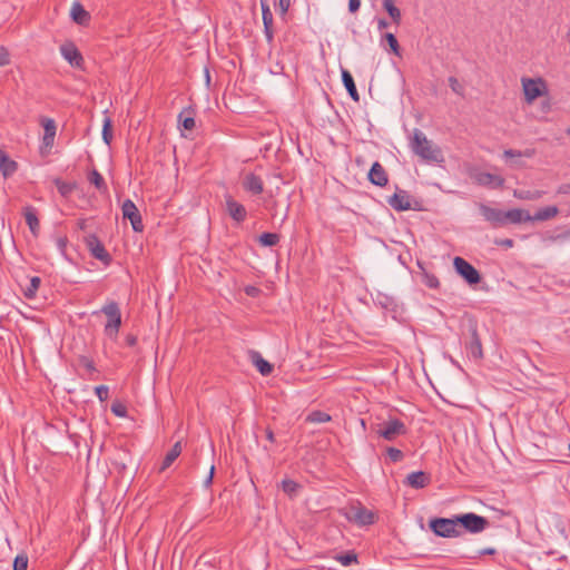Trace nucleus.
Masks as SVG:
<instances>
[{
  "instance_id": "f257e3e1",
  "label": "nucleus",
  "mask_w": 570,
  "mask_h": 570,
  "mask_svg": "<svg viewBox=\"0 0 570 570\" xmlns=\"http://www.w3.org/2000/svg\"><path fill=\"white\" fill-rule=\"evenodd\" d=\"M479 210L483 218L493 227H501L509 223L520 224L523 223L524 218L523 209L520 208H513L508 212H503L481 203L479 204Z\"/></svg>"
},
{
  "instance_id": "f03ea898",
  "label": "nucleus",
  "mask_w": 570,
  "mask_h": 570,
  "mask_svg": "<svg viewBox=\"0 0 570 570\" xmlns=\"http://www.w3.org/2000/svg\"><path fill=\"white\" fill-rule=\"evenodd\" d=\"M411 148L415 155L428 163H442L444 160L442 150L419 129L413 132Z\"/></svg>"
},
{
  "instance_id": "7ed1b4c3",
  "label": "nucleus",
  "mask_w": 570,
  "mask_h": 570,
  "mask_svg": "<svg viewBox=\"0 0 570 570\" xmlns=\"http://www.w3.org/2000/svg\"><path fill=\"white\" fill-rule=\"evenodd\" d=\"M101 313L107 317L104 333L107 337L116 341L121 326V313L117 302L110 301L101 307Z\"/></svg>"
},
{
  "instance_id": "20e7f679",
  "label": "nucleus",
  "mask_w": 570,
  "mask_h": 570,
  "mask_svg": "<svg viewBox=\"0 0 570 570\" xmlns=\"http://www.w3.org/2000/svg\"><path fill=\"white\" fill-rule=\"evenodd\" d=\"M429 527L435 535L442 538H456L462 534V531L458 528L456 515L453 518L431 519Z\"/></svg>"
},
{
  "instance_id": "39448f33",
  "label": "nucleus",
  "mask_w": 570,
  "mask_h": 570,
  "mask_svg": "<svg viewBox=\"0 0 570 570\" xmlns=\"http://www.w3.org/2000/svg\"><path fill=\"white\" fill-rule=\"evenodd\" d=\"M458 525H461L466 532L476 534L484 531L490 522L487 518L473 512L456 515Z\"/></svg>"
},
{
  "instance_id": "423d86ee",
  "label": "nucleus",
  "mask_w": 570,
  "mask_h": 570,
  "mask_svg": "<svg viewBox=\"0 0 570 570\" xmlns=\"http://www.w3.org/2000/svg\"><path fill=\"white\" fill-rule=\"evenodd\" d=\"M469 177L474 184L492 189L502 188L505 181L500 175L482 171L478 168H472L469 171Z\"/></svg>"
},
{
  "instance_id": "0eeeda50",
  "label": "nucleus",
  "mask_w": 570,
  "mask_h": 570,
  "mask_svg": "<svg viewBox=\"0 0 570 570\" xmlns=\"http://www.w3.org/2000/svg\"><path fill=\"white\" fill-rule=\"evenodd\" d=\"M455 272L469 284L476 285L481 282L479 271L464 258L456 256L453 259Z\"/></svg>"
},
{
  "instance_id": "6e6552de",
  "label": "nucleus",
  "mask_w": 570,
  "mask_h": 570,
  "mask_svg": "<svg viewBox=\"0 0 570 570\" xmlns=\"http://www.w3.org/2000/svg\"><path fill=\"white\" fill-rule=\"evenodd\" d=\"M405 424L399 419L389 420L380 425L377 434L386 441H394L399 435L406 434Z\"/></svg>"
},
{
  "instance_id": "1a4fd4ad",
  "label": "nucleus",
  "mask_w": 570,
  "mask_h": 570,
  "mask_svg": "<svg viewBox=\"0 0 570 570\" xmlns=\"http://www.w3.org/2000/svg\"><path fill=\"white\" fill-rule=\"evenodd\" d=\"M464 346L470 358L475 362H480L483 358V348L476 324L470 325V338L465 341Z\"/></svg>"
},
{
  "instance_id": "9d476101",
  "label": "nucleus",
  "mask_w": 570,
  "mask_h": 570,
  "mask_svg": "<svg viewBox=\"0 0 570 570\" xmlns=\"http://www.w3.org/2000/svg\"><path fill=\"white\" fill-rule=\"evenodd\" d=\"M535 155V149L527 148L524 150L505 149L502 154L503 158L509 161L512 168H524L525 161L523 158H532Z\"/></svg>"
},
{
  "instance_id": "9b49d317",
  "label": "nucleus",
  "mask_w": 570,
  "mask_h": 570,
  "mask_svg": "<svg viewBox=\"0 0 570 570\" xmlns=\"http://www.w3.org/2000/svg\"><path fill=\"white\" fill-rule=\"evenodd\" d=\"M346 517L358 525H370L375 522V513L363 505L351 507Z\"/></svg>"
},
{
  "instance_id": "f8f14e48",
  "label": "nucleus",
  "mask_w": 570,
  "mask_h": 570,
  "mask_svg": "<svg viewBox=\"0 0 570 570\" xmlns=\"http://www.w3.org/2000/svg\"><path fill=\"white\" fill-rule=\"evenodd\" d=\"M122 217L129 219L135 232H142L144 225L139 210L135 203L130 199H126L121 206Z\"/></svg>"
},
{
  "instance_id": "ddd939ff",
  "label": "nucleus",
  "mask_w": 570,
  "mask_h": 570,
  "mask_svg": "<svg viewBox=\"0 0 570 570\" xmlns=\"http://www.w3.org/2000/svg\"><path fill=\"white\" fill-rule=\"evenodd\" d=\"M259 2H261V9H262L264 36L268 43H273L275 29H274V18H273V13L271 10V6H269L268 0H259Z\"/></svg>"
},
{
  "instance_id": "4468645a",
  "label": "nucleus",
  "mask_w": 570,
  "mask_h": 570,
  "mask_svg": "<svg viewBox=\"0 0 570 570\" xmlns=\"http://www.w3.org/2000/svg\"><path fill=\"white\" fill-rule=\"evenodd\" d=\"M522 87H523L525 100L528 102H532L533 100H535L538 97H540L543 94L542 89L544 88V82L542 81V79L534 80V79L523 78Z\"/></svg>"
},
{
  "instance_id": "2eb2a0df",
  "label": "nucleus",
  "mask_w": 570,
  "mask_h": 570,
  "mask_svg": "<svg viewBox=\"0 0 570 570\" xmlns=\"http://www.w3.org/2000/svg\"><path fill=\"white\" fill-rule=\"evenodd\" d=\"M225 207L227 214L236 222L243 223L246 219V208L238 202H236L230 195L225 197Z\"/></svg>"
},
{
  "instance_id": "dca6fc26",
  "label": "nucleus",
  "mask_w": 570,
  "mask_h": 570,
  "mask_svg": "<svg viewBox=\"0 0 570 570\" xmlns=\"http://www.w3.org/2000/svg\"><path fill=\"white\" fill-rule=\"evenodd\" d=\"M61 56L72 66L81 67L83 58L78 48L72 42H66L60 46Z\"/></svg>"
},
{
  "instance_id": "f3484780",
  "label": "nucleus",
  "mask_w": 570,
  "mask_h": 570,
  "mask_svg": "<svg viewBox=\"0 0 570 570\" xmlns=\"http://www.w3.org/2000/svg\"><path fill=\"white\" fill-rule=\"evenodd\" d=\"M387 203L397 212H404L412 208L411 196L403 189H397V191L389 198Z\"/></svg>"
},
{
  "instance_id": "a211bd4d",
  "label": "nucleus",
  "mask_w": 570,
  "mask_h": 570,
  "mask_svg": "<svg viewBox=\"0 0 570 570\" xmlns=\"http://www.w3.org/2000/svg\"><path fill=\"white\" fill-rule=\"evenodd\" d=\"M87 243H88V247L90 249L91 255L96 259H99L100 262H102L106 265L111 262V256L106 250L102 243L96 236H90L88 238Z\"/></svg>"
},
{
  "instance_id": "6ab92c4d",
  "label": "nucleus",
  "mask_w": 570,
  "mask_h": 570,
  "mask_svg": "<svg viewBox=\"0 0 570 570\" xmlns=\"http://www.w3.org/2000/svg\"><path fill=\"white\" fill-rule=\"evenodd\" d=\"M559 213V209L557 206H547L543 208H540L538 212H535L534 215H530L527 210L523 209V222H546L551 218H554Z\"/></svg>"
},
{
  "instance_id": "aec40b11",
  "label": "nucleus",
  "mask_w": 570,
  "mask_h": 570,
  "mask_svg": "<svg viewBox=\"0 0 570 570\" xmlns=\"http://www.w3.org/2000/svg\"><path fill=\"white\" fill-rule=\"evenodd\" d=\"M431 482V476L424 471L412 472L406 476L404 483L413 489H423Z\"/></svg>"
},
{
  "instance_id": "412c9836",
  "label": "nucleus",
  "mask_w": 570,
  "mask_h": 570,
  "mask_svg": "<svg viewBox=\"0 0 570 570\" xmlns=\"http://www.w3.org/2000/svg\"><path fill=\"white\" fill-rule=\"evenodd\" d=\"M41 125L43 127L45 134L42 137V147L45 148H51L53 146L57 126L53 119L51 118H43L41 121Z\"/></svg>"
},
{
  "instance_id": "4be33fe9",
  "label": "nucleus",
  "mask_w": 570,
  "mask_h": 570,
  "mask_svg": "<svg viewBox=\"0 0 570 570\" xmlns=\"http://www.w3.org/2000/svg\"><path fill=\"white\" fill-rule=\"evenodd\" d=\"M368 180L376 186L383 187L387 184V174L384 169V167L379 163L375 161L370 171H368Z\"/></svg>"
},
{
  "instance_id": "5701e85b",
  "label": "nucleus",
  "mask_w": 570,
  "mask_h": 570,
  "mask_svg": "<svg viewBox=\"0 0 570 570\" xmlns=\"http://www.w3.org/2000/svg\"><path fill=\"white\" fill-rule=\"evenodd\" d=\"M18 169V164L0 147V171L4 178L11 177Z\"/></svg>"
},
{
  "instance_id": "b1692460",
  "label": "nucleus",
  "mask_w": 570,
  "mask_h": 570,
  "mask_svg": "<svg viewBox=\"0 0 570 570\" xmlns=\"http://www.w3.org/2000/svg\"><path fill=\"white\" fill-rule=\"evenodd\" d=\"M243 187L245 190H247L254 195H259L264 190L263 180L261 179V177H258L257 175H255L253 173L247 174L244 177Z\"/></svg>"
},
{
  "instance_id": "393cba45",
  "label": "nucleus",
  "mask_w": 570,
  "mask_h": 570,
  "mask_svg": "<svg viewBox=\"0 0 570 570\" xmlns=\"http://www.w3.org/2000/svg\"><path fill=\"white\" fill-rule=\"evenodd\" d=\"M71 19L80 26H87L90 21V14L85 10L80 2H73L70 9Z\"/></svg>"
},
{
  "instance_id": "a878e982",
  "label": "nucleus",
  "mask_w": 570,
  "mask_h": 570,
  "mask_svg": "<svg viewBox=\"0 0 570 570\" xmlns=\"http://www.w3.org/2000/svg\"><path fill=\"white\" fill-rule=\"evenodd\" d=\"M342 73V81H343V85L346 89V91L348 92L350 97L355 101V102H358L360 101V95H358V91L356 89V86H355V82H354V79H353V76L351 75V72L346 69H342L341 71Z\"/></svg>"
},
{
  "instance_id": "bb28decb",
  "label": "nucleus",
  "mask_w": 570,
  "mask_h": 570,
  "mask_svg": "<svg viewBox=\"0 0 570 570\" xmlns=\"http://www.w3.org/2000/svg\"><path fill=\"white\" fill-rule=\"evenodd\" d=\"M252 361L262 375L266 376L273 372V365L264 360L258 352L252 353Z\"/></svg>"
},
{
  "instance_id": "cd10ccee",
  "label": "nucleus",
  "mask_w": 570,
  "mask_h": 570,
  "mask_svg": "<svg viewBox=\"0 0 570 570\" xmlns=\"http://www.w3.org/2000/svg\"><path fill=\"white\" fill-rule=\"evenodd\" d=\"M181 453V444L180 442H176L173 448L167 452V454L164 458V461L160 466V471H165L168 469L174 461L180 455Z\"/></svg>"
},
{
  "instance_id": "c85d7f7f",
  "label": "nucleus",
  "mask_w": 570,
  "mask_h": 570,
  "mask_svg": "<svg viewBox=\"0 0 570 570\" xmlns=\"http://www.w3.org/2000/svg\"><path fill=\"white\" fill-rule=\"evenodd\" d=\"M383 8L386 10L387 14L392 19L393 23L396 26L401 24L402 13L401 10L395 6L393 0H384Z\"/></svg>"
},
{
  "instance_id": "c756f323",
  "label": "nucleus",
  "mask_w": 570,
  "mask_h": 570,
  "mask_svg": "<svg viewBox=\"0 0 570 570\" xmlns=\"http://www.w3.org/2000/svg\"><path fill=\"white\" fill-rule=\"evenodd\" d=\"M24 219H26L27 225L30 228V232L35 236H37L39 227H40V224H39V219L37 217V214H36V212H35V209L32 207H27L26 208Z\"/></svg>"
},
{
  "instance_id": "7c9ffc66",
  "label": "nucleus",
  "mask_w": 570,
  "mask_h": 570,
  "mask_svg": "<svg viewBox=\"0 0 570 570\" xmlns=\"http://www.w3.org/2000/svg\"><path fill=\"white\" fill-rule=\"evenodd\" d=\"M88 180L92 184L100 193H107V184L97 169H92L88 176Z\"/></svg>"
},
{
  "instance_id": "2f4dec72",
  "label": "nucleus",
  "mask_w": 570,
  "mask_h": 570,
  "mask_svg": "<svg viewBox=\"0 0 570 570\" xmlns=\"http://www.w3.org/2000/svg\"><path fill=\"white\" fill-rule=\"evenodd\" d=\"M281 237L276 233H263L258 237V242L262 246L272 247L278 244Z\"/></svg>"
},
{
  "instance_id": "473e14b6",
  "label": "nucleus",
  "mask_w": 570,
  "mask_h": 570,
  "mask_svg": "<svg viewBox=\"0 0 570 570\" xmlns=\"http://www.w3.org/2000/svg\"><path fill=\"white\" fill-rule=\"evenodd\" d=\"M40 284H41L40 277H38V276L31 277L29 285L23 289V295L29 299L35 298Z\"/></svg>"
},
{
  "instance_id": "72a5a7b5",
  "label": "nucleus",
  "mask_w": 570,
  "mask_h": 570,
  "mask_svg": "<svg viewBox=\"0 0 570 570\" xmlns=\"http://www.w3.org/2000/svg\"><path fill=\"white\" fill-rule=\"evenodd\" d=\"M332 420L331 415L323 411H313L306 416V422L325 423Z\"/></svg>"
},
{
  "instance_id": "f704fd0d",
  "label": "nucleus",
  "mask_w": 570,
  "mask_h": 570,
  "mask_svg": "<svg viewBox=\"0 0 570 570\" xmlns=\"http://www.w3.org/2000/svg\"><path fill=\"white\" fill-rule=\"evenodd\" d=\"M55 185L59 191V194L63 197H68L77 187L75 183H66L61 179H56Z\"/></svg>"
},
{
  "instance_id": "c9c22d12",
  "label": "nucleus",
  "mask_w": 570,
  "mask_h": 570,
  "mask_svg": "<svg viewBox=\"0 0 570 570\" xmlns=\"http://www.w3.org/2000/svg\"><path fill=\"white\" fill-rule=\"evenodd\" d=\"M543 191L541 190H514V196L522 200H535L541 198Z\"/></svg>"
},
{
  "instance_id": "e433bc0d",
  "label": "nucleus",
  "mask_w": 570,
  "mask_h": 570,
  "mask_svg": "<svg viewBox=\"0 0 570 570\" xmlns=\"http://www.w3.org/2000/svg\"><path fill=\"white\" fill-rule=\"evenodd\" d=\"M382 41H386L389 47H390V50L396 55V56H401V48H400V45H399V41L396 39V37L391 33V32H386L383 35L382 37Z\"/></svg>"
},
{
  "instance_id": "4c0bfd02",
  "label": "nucleus",
  "mask_w": 570,
  "mask_h": 570,
  "mask_svg": "<svg viewBox=\"0 0 570 570\" xmlns=\"http://www.w3.org/2000/svg\"><path fill=\"white\" fill-rule=\"evenodd\" d=\"M299 488L301 485L294 480L285 479L282 481V489L289 497L296 495Z\"/></svg>"
},
{
  "instance_id": "58836bf2",
  "label": "nucleus",
  "mask_w": 570,
  "mask_h": 570,
  "mask_svg": "<svg viewBox=\"0 0 570 570\" xmlns=\"http://www.w3.org/2000/svg\"><path fill=\"white\" fill-rule=\"evenodd\" d=\"M111 127V119L106 117L102 126V139L107 145H110L112 139Z\"/></svg>"
},
{
  "instance_id": "ea45409f",
  "label": "nucleus",
  "mask_w": 570,
  "mask_h": 570,
  "mask_svg": "<svg viewBox=\"0 0 570 570\" xmlns=\"http://www.w3.org/2000/svg\"><path fill=\"white\" fill-rule=\"evenodd\" d=\"M336 560L343 566H351L352 563L357 562V556L353 551H348L346 553L338 554Z\"/></svg>"
},
{
  "instance_id": "a19ab883",
  "label": "nucleus",
  "mask_w": 570,
  "mask_h": 570,
  "mask_svg": "<svg viewBox=\"0 0 570 570\" xmlns=\"http://www.w3.org/2000/svg\"><path fill=\"white\" fill-rule=\"evenodd\" d=\"M28 568V556L20 553L14 558L13 570H27Z\"/></svg>"
},
{
  "instance_id": "79ce46f5",
  "label": "nucleus",
  "mask_w": 570,
  "mask_h": 570,
  "mask_svg": "<svg viewBox=\"0 0 570 570\" xmlns=\"http://www.w3.org/2000/svg\"><path fill=\"white\" fill-rule=\"evenodd\" d=\"M292 0H278L277 3H275L276 10L278 11L282 19L285 20V17L291 8Z\"/></svg>"
},
{
  "instance_id": "37998d69",
  "label": "nucleus",
  "mask_w": 570,
  "mask_h": 570,
  "mask_svg": "<svg viewBox=\"0 0 570 570\" xmlns=\"http://www.w3.org/2000/svg\"><path fill=\"white\" fill-rule=\"evenodd\" d=\"M178 121L186 130L195 128V119L191 116H184V112L179 114Z\"/></svg>"
},
{
  "instance_id": "c03bdc74",
  "label": "nucleus",
  "mask_w": 570,
  "mask_h": 570,
  "mask_svg": "<svg viewBox=\"0 0 570 570\" xmlns=\"http://www.w3.org/2000/svg\"><path fill=\"white\" fill-rule=\"evenodd\" d=\"M78 361H79V365L82 366L83 368H86V371L89 374H92V373H95L97 371L96 366H95V363H94V361L91 358L81 355Z\"/></svg>"
},
{
  "instance_id": "a18cd8bd",
  "label": "nucleus",
  "mask_w": 570,
  "mask_h": 570,
  "mask_svg": "<svg viewBox=\"0 0 570 570\" xmlns=\"http://www.w3.org/2000/svg\"><path fill=\"white\" fill-rule=\"evenodd\" d=\"M449 86H450V88L452 89L453 92H455L456 95L463 97L464 88H463V86L459 82V80L455 77H450L449 78Z\"/></svg>"
},
{
  "instance_id": "49530a36",
  "label": "nucleus",
  "mask_w": 570,
  "mask_h": 570,
  "mask_svg": "<svg viewBox=\"0 0 570 570\" xmlns=\"http://www.w3.org/2000/svg\"><path fill=\"white\" fill-rule=\"evenodd\" d=\"M95 393L99 401L105 402L109 397V387L107 385H98L95 387Z\"/></svg>"
},
{
  "instance_id": "de8ad7c7",
  "label": "nucleus",
  "mask_w": 570,
  "mask_h": 570,
  "mask_svg": "<svg viewBox=\"0 0 570 570\" xmlns=\"http://www.w3.org/2000/svg\"><path fill=\"white\" fill-rule=\"evenodd\" d=\"M387 456L392 462H400L403 459V452L396 448H387Z\"/></svg>"
},
{
  "instance_id": "09e8293b",
  "label": "nucleus",
  "mask_w": 570,
  "mask_h": 570,
  "mask_svg": "<svg viewBox=\"0 0 570 570\" xmlns=\"http://www.w3.org/2000/svg\"><path fill=\"white\" fill-rule=\"evenodd\" d=\"M111 412L118 417H125L127 415L126 406L119 402L111 405Z\"/></svg>"
},
{
  "instance_id": "8fccbe9b",
  "label": "nucleus",
  "mask_w": 570,
  "mask_h": 570,
  "mask_svg": "<svg viewBox=\"0 0 570 570\" xmlns=\"http://www.w3.org/2000/svg\"><path fill=\"white\" fill-rule=\"evenodd\" d=\"M10 62L11 59L8 49L4 46H0V66L4 67L10 65Z\"/></svg>"
},
{
  "instance_id": "3c124183",
  "label": "nucleus",
  "mask_w": 570,
  "mask_h": 570,
  "mask_svg": "<svg viewBox=\"0 0 570 570\" xmlns=\"http://www.w3.org/2000/svg\"><path fill=\"white\" fill-rule=\"evenodd\" d=\"M425 285L430 288H438L440 285V282L436 276L434 275H426L425 276Z\"/></svg>"
},
{
  "instance_id": "603ef678",
  "label": "nucleus",
  "mask_w": 570,
  "mask_h": 570,
  "mask_svg": "<svg viewBox=\"0 0 570 570\" xmlns=\"http://www.w3.org/2000/svg\"><path fill=\"white\" fill-rule=\"evenodd\" d=\"M494 243H495V245L502 246L504 248H511L514 245V242L511 238L495 239Z\"/></svg>"
},
{
  "instance_id": "864d4df0",
  "label": "nucleus",
  "mask_w": 570,
  "mask_h": 570,
  "mask_svg": "<svg viewBox=\"0 0 570 570\" xmlns=\"http://www.w3.org/2000/svg\"><path fill=\"white\" fill-rule=\"evenodd\" d=\"M361 7V0H348V11L355 13Z\"/></svg>"
},
{
  "instance_id": "5fc2aeb1",
  "label": "nucleus",
  "mask_w": 570,
  "mask_h": 570,
  "mask_svg": "<svg viewBox=\"0 0 570 570\" xmlns=\"http://www.w3.org/2000/svg\"><path fill=\"white\" fill-rule=\"evenodd\" d=\"M259 288H257L256 286H246L245 287V293L246 295L250 296V297H256L258 294H259Z\"/></svg>"
},
{
  "instance_id": "6e6d98bb",
  "label": "nucleus",
  "mask_w": 570,
  "mask_h": 570,
  "mask_svg": "<svg viewBox=\"0 0 570 570\" xmlns=\"http://www.w3.org/2000/svg\"><path fill=\"white\" fill-rule=\"evenodd\" d=\"M557 193L560 195L570 194V183L560 185L557 189Z\"/></svg>"
},
{
  "instance_id": "4d7b16f0",
  "label": "nucleus",
  "mask_w": 570,
  "mask_h": 570,
  "mask_svg": "<svg viewBox=\"0 0 570 570\" xmlns=\"http://www.w3.org/2000/svg\"><path fill=\"white\" fill-rule=\"evenodd\" d=\"M58 249L63 254L66 246H67V239L63 237H59L56 242Z\"/></svg>"
},
{
  "instance_id": "13d9d810",
  "label": "nucleus",
  "mask_w": 570,
  "mask_h": 570,
  "mask_svg": "<svg viewBox=\"0 0 570 570\" xmlns=\"http://www.w3.org/2000/svg\"><path fill=\"white\" fill-rule=\"evenodd\" d=\"M126 341V344L129 346V347H132L137 344V336L134 335V334H128L125 338Z\"/></svg>"
},
{
  "instance_id": "bf43d9fd",
  "label": "nucleus",
  "mask_w": 570,
  "mask_h": 570,
  "mask_svg": "<svg viewBox=\"0 0 570 570\" xmlns=\"http://www.w3.org/2000/svg\"><path fill=\"white\" fill-rule=\"evenodd\" d=\"M214 471H215V466H214V465H212V466H210L209 474H208V476L206 478V480H205V482H204V484H205L206 487H209V485L212 484V482H213V476H214Z\"/></svg>"
},
{
  "instance_id": "052dcab7",
  "label": "nucleus",
  "mask_w": 570,
  "mask_h": 570,
  "mask_svg": "<svg viewBox=\"0 0 570 570\" xmlns=\"http://www.w3.org/2000/svg\"><path fill=\"white\" fill-rule=\"evenodd\" d=\"M387 27H389V22L384 18L377 19V29L379 30L386 29Z\"/></svg>"
},
{
  "instance_id": "680f3d73",
  "label": "nucleus",
  "mask_w": 570,
  "mask_h": 570,
  "mask_svg": "<svg viewBox=\"0 0 570 570\" xmlns=\"http://www.w3.org/2000/svg\"><path fill=\"white\" fill-rule=\"evenodd\" d=\"M266 438H267V440H268V441H271V442H274V441H275L274 433H273V431H272L271 429H267V430H266Z\"/></svg>"
},
{
  "instance_id": "e2e57ef3",
  "label": "nucleus",
  "mask_w": 570,
  "mask_h": 570,
  "mask_svg": "<svg viewBox=\"0 0 570 570\" xmlns=\"http://www.w3.org/2000/svg\"><path fill=\"white\" fill-rule=\"evenodd\" d=\"M495 553V549L493 548H487V549H483L480 551V554H494Z\"/></svg>"
},
{
  "instance_id": "0e129e2a",
  "label": "nucleus",
  "mask_w": 570,
  "mask_h": 570,
  "mask_svg": "<svg viewBox=\"0 0 570 570\" xmlns=\"http://www.w3.org/2000/svg\"><path fill=\"white\" fill-rule=\"evenodd\" d=\"M377 301L379 302H383V303H386V302H393V299L391 297H387L385 295H379L377 296Z\"/></svg>"
},
{
  "instance_id": "69168bd1",
  "label": "nucleus",
  "mask_w": 570,
  "mask_h": 570,
  "mask_svg": "<svg viewBox=\"0 0 570 570\" xmlns=\"http://www.w3.org/2000/svg\"><path fill=\"white\" fill-rule=\"evenodd\" d=\"M567 134L570 136V127L567 129Z\"/></svg>"
}]
</instances>
